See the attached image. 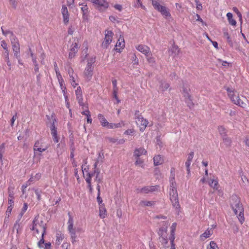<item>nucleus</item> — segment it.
<instances>
[{
	"mask_svg": "<svg viewBox=\"0 0 249 249\" xmlns=\"http://www.w3.org/2000/svg\"><path fill=\"white\" fill-rule=\"evenodd\" d=\"M175 177L174 169H172L170 177V199L172 203L173 206L175 208L176 210L178 212L180 209V205L178 202V194L177 190V185Z\"/></svg>",
	"mask_w": 249,
	"mask_h": 249,
	"instance_id": "nucleus-1",
	"label": "nucleus"
},
{
	"mask_svg": "<svg viewBox=\"0 0 249 249\" xmlns=\"http://www.w3.org/2000/svg\"><path fill=\"white\" fill-rule=\"evenodd\" d=\"M31 230L34 231L36 234L41 232L42 236H44L46 232V226L43 221L39 219V216L37 215L33 221Z\"/></svg>",
	"mask_w": 249,
	"mask_h": 249,
	"instance_id": "nucleus-2",
	"label": "nucleus"
},
{
	"mask_svg": "<svg viewBox=\"0 0 249 249\" xmlns=\"http://www.w3.org/2000/svg\"><path fill=\"white\" fill-rule=\"evenodd\" d=\"M48 148L47 145H44L40 141L36 142L34 145V158L40 161L42 152L46 151Z\"/></svg>",
	"mask_w": 249,
	"mask_h": 249,
	"instance_id": "nucleus-3",
	"label": "nucleus"
},
{
	"mask_svg": "<svg viewBox=\"0 0 249 249\" xmlns=\"http://www.w3.org/2000/svg\"><path fill=\"white\" fill-rule=\"evenodd\" d=\"M230 205L235 214L237 215L238 211L243 208L240 198L235 195H233L230 198Z\"/></svg>",
	"mask_w": 249,
	"mask_h": 249,
	"instance_id": "nucleus-4",
	"label": "nucleus"
},
{
	"mask_svg": "<svg viewBox=\"0 0 249 249\" xmlns=\"http://www.w3.org/2000/svg\"><path fill=\"white\" fill-rule=\"evenodd\" d=\"M68 230L70 234L71 241L74 244L76 241V231L73 229V219L70 212L68 213Z\"/></svg>",
	"mask_w": 249,
	"mask_h": 249,
	"instance_id": "nucleus-5",
	"label": "nucleus"
},
{
	"mask_svg": "<svg viewBox=\"0 0 249 249\" xmlns=\"http://www.w3.org/2000/svg\"><path fill=\"white\" fill-rule=\"evenodd\" d=\"M136 124L140 127V130L143 132L148 124V121L144 119L142 115L139 114V111L136 110L135 113Z\"/></svg>",
	"mask_w": 249,
	"mask_h": 249,
	"instance_id": "nucleus-6",
	"label": "nucleus"
},
{
	"mask_svg": "<svg viewBox=\"0 0 249 249\" xmlns=\"http://www.w3.org/2000/svg\"><path fill=\"white\" fill-rule=\"evenodd\" d=\"M10 39L14 56L16 58L18 59L20 57V47L19 42L16 36H14V38H10Z\"/></svg>",
	"mask_w": 249,
	"mask_h": 249,
	"instance_id": "nucleus-7",
	"label": "nucleus"
},
{
	"mask_svg": "<svg viewBox=\"0 0 249 249\" xmlns=\"http://www.w3.org/2000/svg\"><path fill=\"white\" fill-rule=\"evenodd\" d=\"M113 33L111 31L106 30L105 31V36L104 41L102 44L103 48H107L109 44L111 42Z\"/></svg>",
	"mask_w": 249,
	"mask_h": 249,
	"instance_id": "nucleus-8",
	"label": "nucleus"
},
{
	"mask_svg": "<svg viewBox=\"0 0 249 249\" xmlns=\"http://www.w3.org/2000/svg\"><path fill=\"white\" fill-rule=\"evenodd\" d=\"M79 46L77 40H74V42L72 43L70 48V52L69 54V57L70 59H72L74 57L76 53L78 51Z\"/></svg>",
	"mask_w": 249,
	"mask_h": 249,
	"instance_id": "nucleus-9",
	"label": "nucleus"
},
{
	"mask_svg": "<svg viewBox=\"0 0 249 249\" xmlns=\"http://www.w3.org/2000/svg\"><path fill=\"white\" fill-rule=\"evenodd\" d=\"M154 8L160 12L161 14L165 17L171 16V14L168 9L164 6L161 5L158 2L156 4L153 5Z\"/></svg>",
	"mask_w": 249,
	"mask_h": 249,
	"instance_id": "nucleus-10",
	"label": "nucleus"
},
{
	"mask_svg": "<svg viewBox=\"0 0 249 249\" xmlns=\"http://www.w3.org/2000/svg\"><path fill=\"white\" fill-rule=\"evenodd\" d=\"M159 188V186L158 185L145 186L141 189H137V191L139 193L147 194L150 192H153L157 191Z\"/></svg>",
	"mask_w": 249,
	"mask_h": 249,
	"instance_id": "nucleus-11",
	"label": "nucleus"
},
{
	"mask_svg": "<svg viewBox=\"0 0 249 249\" xmlns=\"http://www.w3.org/2000/svg\"><path fill=\"white\" fill-rule=\"evenodd\" d=\"M61 13L63 16V22L64 24H67L69 21L70 14L67 6L65 5H62Z\"/></svg>",
	"mask_w": 249,
	"mask_h": 249,
	"instance_id": "nucleus-12",
	"label": "nucleus"
},
{
	"mask_svg": "<svg viewBox=\"0 0 249 249\" xmlns=\"http://www.w3.org/2000/svg\"><path fill=\"white\" fill-rule=\"evenodd\" d=\"M75 94L76 96V99L78 101V103L80 106L82 107V108H84V107L85 106V104L83 103V99L82 97V92L80 87H78L76 90H75Z\"/></svg>",
	"mask_w": 249,
	"mask_h": 249,
	"instance_id": "nucleus-13",
	"label": "nucleus"
},
{
	"mask_svg": "<svg viewBox=\"0 0 249 249\" xmlns=\"http://www.w3.org/2000/svg\"><path fill=\"white\" fill-rule=\"evenodd\" d=\"M136 49L145 56L151 53L150 49L146 45L140 44L136 46Z\"/></svg>",
	"mask_w": 249,
	"mask_h": 249,
	"instance_id": "nucleus-14",
	"label": "nucleus"
},
{
	"mask_svg": "<svg viewBox=\"0 0 249 249\" xmlns=\"http://www.w3.org/2000/svg\"><path fill=\"white\" fill-rule=\"evenodd\" d=\"M93 67H90L89 66H87L84 72V77L87 80L89 81L93 74Z\"/></svg>",
	"mask_w": 249,
	"mask_h": 249,
	"instance_id": "nucleus-15",
	"label": "nucleus"
},
{
	"mask_svg": "<svg viewBox=\"0 0 249 249\" xmlns=\"http://www.w3.org/2000/svg\"><path fill=\"white\" fill-rule=\"evenodd\" d=\"M162 225L163 227L160 228L159 231H158V234L160 237L166 236L167 235V228L169 225V223L167 221L163 222Z\"/></svg>",
	"mask_w": 249,
	"mask_h": 249,
	"instance_id": "nucleus-16",
	"label": "nucleus"
},
{
	"mask_svg": "<svg viewBox=\"0 0 249 249\" xmlns=\"http://www.w3.org/2000/svg\"><path fill=\"white\" fill-rule=\"evenodd\" d=\"M98 118L102 126L108 128L110 123L107 122L103 114H99Z\"/></svg>",
	"mask_w": 249,
	"mask_h": 249,
	"instance_id": "nucleus-17",
	"label": "nucleus"
},
{
	"mask_svg": "<svg viewBox=\"0 0 249 249\" xmlns=\"http://www.w3.org/2000/svg\"><path fill=\"white\" fill-rule=\"evenodd\" d=\"M146 153L147 151L144 148L140 147L139 148H136L134 152V156L136 158H139L142 155L146 154Z\"/></svg>",
	"mask_w": 249,
	"mask_h": 249,
	"instance_id": "nucleus-18",
	"label": "nucleus"
},
{
	"mask_svg": "<svg viewBox=\"0 0 249 249\" xmlns=\"http://www.w3.org/2000/svg\"><path fill=\"white\" fill-rule=\"evenodd\" d=\"M213 233V231L212 228H208L207 230L200 236V239L202 240H204L206 238L209 237Z\"/></svg>",
	"mask_w": 249,
	"mask_h": 249,
	"instance_id": "nucleus-19",
	"label": "nucleus"
},
{
	"mask_svg": "<svg viewBox=\"0 0 249 249\" xmlns=\"http://www.w3.org/2000/svg\"><path fill=\"white\" fill-rule=\"evenodd\" d=\"M85 107L86 108V109L85 110L81 112V113H82V114L86 116V117H87V122L91 124L92 120L91 118L90 112L89 111V110L88 109V107L86 106L85 105V106L84 107V108H85ZM83 109H84V108H83Z\"/></svg>",
	"mask_w": 249,
	"mask_h": 249,
	"instance_id": "nucleus-20",
	"label": "nucleus"
},
{
	"mask_svg": "<svg viewBox=\"0 0 249 249\" xmlns=\"http://www.w3.org/2000/svg\"><path fill=\"white\" fill-rule=\"evenodd\" d=\"M235 98L236 99L233 100L232 103L233 104L243 108H245L246 107V104L240 99L238 94L235 97Z\"/></svg>",
	"mask_w": 249,
	"mask_h": 249,
	"instance_id": "nucleus-21",
	"label": "nucleus"
},
{
	"mask_svg": "<svg viewBox=\"0 0 249 249\" xmlns=\"http://www.w3.org/2000/svg\"><path fill=\"white\" fill-rule=\"evenodd\" d=\"M209 185L214 190L218 188V180L217 178H211L209 181Z\"/></svg>",
	"mask_w": 249,
	"mask_h": 249,
	"instance_id": "nucleus-22",
	"label": "nucleus"
},
{
	"mask_svg": "<svg viewBox=\"0 0 249 249\" xmlns=\"http://www.w3.org/2000/svg\"><path fill=\"white\" fill-rule=\"evenodd\" d=\"M153 161L154 165L158 166L162 164L163 159L160 155H158L154 157Z\"/></svg>",
	"mask_w": 249,
	"mask_h": 249,
	"instance_id": "nucleus-23",
	"label": "nucleus"
},
{
	"mask_svg": "<svg viewBox=\"0 0 249 249\" xmlns=\"http://www.w3.org/2000/svg\"><path fill=\"white\" fill-rule=\"evenodd\" d=\"M223 36H224V37L226 39L227 41L228 42V44L230 45V46L233 47V41L231 37L229 35V34L227 31H224Z\"/></svg>",
	"mask_w": 249,
	"mask_h": 249,
	"instance_id": "nucleus-24",
	"label": "nucleus"
},
{
	"mask_svg": "<svg viewBox=\"0 0 249 249\" xmlns=\"http://www.w3.org/2000/svg\"><path fill=\"white\" fill-rule=\"evenodd\" d=\"M125 123L123 121H121L120 123L115 124V123H110L108 128L109 129H114L116 128L122 127L124 126Z\"/></svg>",
	"mask_w": 249,
	"mask_h": 249,
	"instance_id": "nucleus-25",
	"label": "nucleus"
},
{
	"mask_svg": "<svg viewBox=\"0 0 249 249\" xmlns=\"http://www.w3.org/2000/svg\"><path fill=\"white\" fill-rule=\"evenodd\" d=\"M170 87L169 84L164 80L160 81V89L162 91L167 90Z\"/></svg>",
	"mask_w": 249,
	"mask_h": 249,
	"instance_id": "nucleus-26",
	"label": "nucleus"
},
{
	"mask_svg": "<svg viewBox=\"0 0 249 249\" xmlns=\"http://www.w3.org/2000/svg\"><path fill=\"white\" fill-rule=\"evenodd\" d=\"M14 230H16L17 233L19 234L22 231V227L20 225V221L17 220L14 225Z\"/></svg>",
	"mask_w": 249,
	"mask_h": 249,
	"instance_id": "nucleus-27",
	"label": "nucleus"
},
{
	"mask_svg": "<svg viewBox=\"0 0 249 249\" xmlns=\"http://www.w3.org/2000/svg\"><path fill=\"white\" fill-rule=\"evenodd\" d=\"M226 90L228 92V97L230 98V99H231V101L232 102H233V100H234V97H235L236 96H237V95H235V91L234 90H232L230 88H226Z\"/></svg>",
	"mask_w": 249,
	"mask_h": 249,
	"instance_id": "nucleus-28",
	"label": "nucleus"
},
{
	"mask_svg": "<svg viewBox=\"0 0 249 249\" xmlns=\"http://www.w3.org/2000/svg\"><path fill=\"white\" fill-rule=\"evenodd\" d=\"M227 17L228 20V21L229 23L232 25V26H235L236 24V21L235 20H234L233 18V15L231 13H228L227 14Z\"/></svg>",
	"mask_w": 249,
	"mask_h": 249,
	"instance_id": "nucleus-29",
	"label": "nucleus"
},
{
	"mask_svg": "<svg viewBox=\"0 0 249 249\" xmlns=\"http://www.w3.org/2000/svg\"><path fill=\"white\" fill-rule=\"evenodd\" d=\"M56 243L58 245H60L64 238V235L61 232L59 231L56 233Z\"/></svg>",
	"mask_w": 249,
	"mask_h": 249,
	"instance_id": "nucleus-30",
	"label": "nucleus"
},
{
	"mask_svg": "<svg viewBox=\"0 0 249 249\" xmlns=\"http://www.w3.org/2000/svg\"><path fill=\"white\" fill-rule=\"evenodd\" d=\"M146 59L148 62L151 65V66H154L156 64L155 59V58L152 56V54L150 53V54H147V55H146Z\"/></svg>",
	"mask_w": 249,
	"mask_h": 249,
	"instance_id": "nucleus-31",
	"label": "nucleus"
},
{
	"mask_svg": "<svg viewBox=\"0 0 249 249\" xmlns=\"http://www.w3.org/2000/svg\"><path fill=\"white\" fill-rule=\"evenodd\" d=\"M41 177V174L39 173H36L34 176H31L28 180V182H33L38 180Z\"/></svg>",
	"mask_w": 249,
	"mask_h": 249,
	"instance_id": "nucleus-32",
	"label": "nucleus"
},
{
	"mask_svg": "<svg viewBox=\"0 0 249 249\" xmlns=\"http://www.w3.org/2000/svg\"><path fill=\"white\" fill-rule=\"evenodd\" d=\"M222 138L223 142H224L225 145L228 147L230 146L231 145V142H232L231 139L230 138L227 137V135L225 136H224Z\"/></svg>",
	"mask_w": 249,
	"mask_h": 249,
	"instance_id": "nucleus-33",
	"label": "nucleus"
},
{
	"mask_svg": "<svg viewBox=\"0 0 249 249\" xmlns=\"http://www.w3.org/2000/svg\"><path fill=\"white\" fill-rule=\"evenodd\" d=\"M243 212L244 208H242V210H239V211H238V213H239V214L237 217L241 224H242L245 220Z\"/></svg>",
	"mask_w": 249,
	"mask_h": 249,
	"instance_id": "nucleus-34",
	"label": "nucleus"
},
{
	"mask_svg": "<svg viewBox=\"0 0 249 249\" xmlns=\"http://www.w3.org/2000/svg\"><path fill=\"white\" fill-rule=\"evenodd\" d=\"M85 180H86L87 183L88 184V187L89 189V192L90 193H92V191H93V188H92V187L91 186V181H90V175L89 174H88V177L85 178Z\"/></svg>",
	"mask_w": 249,
	"mask_h": 249,
	"instance_id": "nucleus-35",
	"label": "nucleus"
},
{
	"mask_svg": "<svg viewBox=\"0 0 249 249\" xmlns=\"http://www.w3.org/2000/svg\"><path fill=\"white\" fill-rule=\"evenodd\" d=\"M154 204V202L152 201L142 200L140 202V205L142 206H151Z\"/></svg>",
	"mask_w": 249,
	"mask_h": 249,
	"instance_id": "nucleus-36",
	"label": "nucleus"
},
{
	"mask_svg": "<svg viewBox=\"0 0 249 249\" xmlns=\"http://www.w3.org/2000/svg\"><path fill=\"white\" fill-rule=\"evenodd\" d=\"M178 47L176 45H173L171 48L169 50V53L171 54H178L179 53Z\"/></svg>",
	"mask_w": 249,
	"mask_h": 249,
	"instance_id": "nucleus-37",
	"label": "nucleus"
},
{
	"mask_svg": "<svg viewBox=\"0 0 249 249\" xmlns=\"http://www.w3.org/2000/svg\"><path fill=\"white\" fill-rule=\"evenodd\" d=\"M54 121H56L55 119H54V121H53V123L52 124V125L51 126V134H52V136L57 135V131L56 128L55 126Z\"/></svg>",
	"mask_w": 249,
	"mask_h": 249,
	"instance_id": "nucleus-38",
	"label": "nucleus"
},
{
	"mask_svg": "<svg viewBox=\"0 0 249 249\" xmlns=\"http://www.w3.org/2000/svg\"><path fill=\"white\" fill-rule=\"evenodd\" d=\"M218 130L219 133L220 134V135H221V136L222 137L227 135L226 130L225 128V127H223V126H219L218 127Z\"/></svg>",
	"mask_w": 249,
	"mask_h": 249,
	"instance_id": "nucleus-39",
	"label": "nucleus"
},
{
	"mask_svg": "<svg viewBox=\"0 0 249 249\" xmlns=\"http://www.w3.org/2000/svg\"><path fill=\"white\" fill-rule=\"evenodd\" d=\"M100 216L104 218L105 217L106 215V210L105 207L103 205H100Z\"/></svg>",
	"mask_w": 249,
	"mask_h": 249,
	"instance_id": "nucleus-40",
	"label": "nucleus"
},
{
	"mask_svg": "<svg viewBox=\"0 0 249 249\" xmlns=\"http://www.w3.org/2000/svg\"><path fill=\"white\" fill-rule=\"evenodd\" d=\"M207 249H219V248L214 241H212L210 242L209 245L207 246Z\"/></svg>",
	"mask_w": 249,
	"mask_h": 249,
	"instance_id": "nucleus-41",
	"label": "nucleus"
},
{
	"mask_svg": "<svg viewBox=\"0 0 249 249\" xmlns=\"http://www.w3.org/2000/svg\"><path fill=\"white\" fill-rule=\"evenodd\" d=\"M100 171L99 170H94V173H96V178L95 180L98 182V183H100L102 181V178L99 177Z\"/></svg>",
	"mask_w": 249,
	"mask_h": 249,
	"instance_id": "nucleus-42",
	"label": "nucleus"
},
{
	"mask_svg": "<svg viewBox=\"0 0 249 249\" xmlns=\"http://www.w3.org/2000/svg\"><path fill=\"white\" fill-rule=\"evenodd\" d=\"M116 47H120L121 48H123L124 47V41L123 38L120 37L116 45Z\"/></svg>",
	"mask_w": 249,
	"mask_h": 249,
	"instance_id": "nucleus-43",
	"label": "nucleus"
},
{
	"mask_svg": "<svg viewBox=\"0 0 249 249\" xmlns=\"http://www.w3.org/2000/svg\"><path fill=\"white\" fill-rule=\"evenodd\" d=\"M133 6L136 8L141 7L142 9L144 10L146 9L145 7L142 4L141 0H137V1L134 2Z\"/></svg>",
	"mask_w": 249,
	"mask_h": 249,
	"instance_id": "nucleus-44",
	"label": "nucleus"
},
{
	"mask_svg": "<svg viewBox=\"0 0 249 249\" xmlns=\"http://www.w3.org/2000/svg\"><path fill=\"white\" fill-rule=\"evenodd\" d=\"M79 5L82 6L81 7V10L83 13H88L89 12V8L88 7V6L87 4L85 3H81L79 4Z\"/></svg>",
	"mask_w": 249,
	"mask_h": 249,
	"instance_id": "nucleus-45",
	"label": "nucleus"
},
{
	"mask_svg": "<svg viewBox=\"0 0 249 249\" xmlns=\"http://www.w3.org/2000/svg\"><path fill=\"white\" fill-rule=\"evenodd\" d=\"M159 239L163 245L166 246L168 242L167 235L160 237Z\"/></svg>",
	"mask_w": 249,
	"mask_h": 249,
	"instance_id": "nucleus-46",
	"label": "nucleus"
},
{
	"mask_svg": "<svg viewBox=\"0 0 249 249\" xmlns=\"http://www.w3.org/2000/svg\"><path fill=\"white\" fill-rule=\"evenodd\" d=\"M185 101L186 103L187 104V106L189 108H192L194 107V104L193 103L192 97L188 98H186V99H185Z\"/></svg>",
	"mask_w": 249,
	"mask_h": 249,
	"instance_id": "nucleus-47",
	"label": "nucleus"
},
{
	"mask_svg": "<svg viewBox=\"0 0 249 249\" xmlns=\"http://www.w3.org/2000/svg\"><path fill=\"white\" fill-rule=\"evenodd\" d=\"M1 31H2V34L4 35V36H7L8 35V34H10L11 36H12V38H14V35L13 33L12 32L10 31V30H6V31H4L3 29V27H1Z\"/></svg>",
	"mask_w": 249,
	"mask_h": 249,
	"instance_id": "nucleus-48",
	"label": "nucleus"
},
{
	"mask_svg": "<svg viewBox=\"0 0 249 249\" xmlns=\"http://www.w3.org/2000/svg\"><path fill=\"white\" fill-rule=\"evenodd\" d=\"M131 60L133 65H138L139 64V59L137 57L136 54L135 53L133 54L131 57Z\"/></svg>",
	"mask_w": 249,
	"mask_h": 249,
	"instance_id": "nucleus-49",
	"label": "nucleus"
},
{
	"mask_svg": "<svg viewBox=\"0 0 249 249\" xmlns=\"http://www.w3.org/2000/svg\"><path fill=\"white\" fill-rule=\"evenodd\" d=\"M95 57H91L89 59H88V64H87V66L89 65V66L93 67L92 65L95 63Z\"/></svg>",
	"mask_w": 249,
	"mask_h": 249,
	"instance_id": "nucleus-50",
	"label": "nucleus"
},
{
	"mask_svg": "<svg viewBox=\"0 0 249 249\" xmlns=\"http://www.w3.org/2000/svg\"><path fill=\"white\" fill-rule=\"evenodd\" d=\"M191 163V161H188V160H187L186 161V162H185V166H186V168H187L188 176H190V166Z\"/></svg>",
	"mask_w": 249,
	"mask_h": 249,
	"instance_id": "nucleus-51",
	"label": "nucleus"
},
{
	"mask_svg": "<svg viewBox=\"0 0 249 249\" xmlns=\"http://www.w3.org/2000/svg\"><path fill=\"white\" fill-rule=\"evenodd\" d=\"M70 78L71 86L75 88L78 85V84L76 82L75 77L74 76H71V77Z\"/></svg>",
	"mask_w": 249,
	"mask_h": 249,
	"instance_id": "nucleus-52",
	"label": "nucleus"
},
{
	"mask_svg": "<svg viewBox=\"0 0 249 249\" xmlns=\"http://www.w3.org/2000/svg\"><path fill=\"white\" fill-rule=\"evenodd\" d=\"M56 75L57 78V80L59 83H63L64 82L63 78L59 72H56Z\"/></svg>",
	"mask_w": 249,
	"mask_h": 249,
	"instance_id": "nucleus-53",
	"label": "nucleus"
},
{
	"mask_svg": "<svg viewBox=\"0 0 249 249\" xmlns=\"http://www.w3.org/2000/svg\"><path fill=\"white\" fill-rule=\"evenodd\" d=\"M89 168L86 166V165H82V170L83 174L84 176L85 177L86 176V175L87 174V172L88 171Z\"/></svg>",
	"mask_w": 249,
	"mask_h": 249,
	"instance_id": "nucleus-54",
	"label": "nucleus"
},
{
	"mask_svg": "<svg viewBox=\"0 0 249 249\" xmlns=\"http://www.w3.org/2000/svg\"><path fill=\"white\" fill-rule=\"evenodd\" d=\"M1 46L3 48V49L4 50L5 52H8V49L7 47V45L6 42L4 40H2L1 41Z\"/></svg>",
	"mask_w": 249,
	"mask_h": 249,
	"instance_id": "nucleus-55",
	"label": "nucleus"
},
{
	"mask_svg": "<svg viewBox=\"0 0 249 249\" xmlns=\"http://www.w3.org/2000/svg\"><path fill=\"white\" fill-rule=\"evenodd\" d=\"M143 162V161L142 160H141L139 158H137V160L135 162V164L136 165H139V166H141V167H142Z\"/></svg>",
	"mask_w": 249,
	"mask_h": 249,
	"instance_id": "nucleus-56",
	"label": "nucleus"
},
{
	"mask_svg": "<svg viewBox=\"0 0 249 249\" xmlns=\"http://www.w3.org/2000/svg\"><path fill=\"white\" fill-rule=\"evenodd\" d=\"M59 84L60 87L61 88V89L62 90L63 93L65 94V92H67L66 91L67 89H66V87L65 86L64 82H63V83H59Z\"/></svg>",
	"mask_w": 249,
	"mask_h": 249,
	"instance_id": "nucleus-57",
	"label": "nucleus"
},
{
	"mask_svg": "<svg viewBox=\"0 0 249 249\" xmlns=\"http://www.w3.org/2000/svg\"><path fill=\"white\" fill-rule=\"evenodd\" d=\"M175 238V232H173V233L171 232L169 239L170 240L171 244L174 243Z\"/></svg>",
	"mask_w": 249,
	"mask_h": 249,
	"instance_id": "nucleus-58",
	"label": "nucleus"
},
{
	"mask_svg": "<svg viewBox=\"0 0 249 249\" xmlns=\"http://www.w3.org/2000/svg\"><path fill=\"white\" fill-rule=\"evenodd\" d=\"M218 62H219V63H220V64H221L222 66H224V67H228V66H229V62H227V61H224V60H221V59H219L218 60Z\"/></svg>",
	"mask_w": 249,
	"mask_h": 249,
	"instance_id": "nucleus-59",
	"label": "nucleus"
},
{
	"mask_svg": "<svg viewBox=\"0 0 249 249\" xmlns=\"http://www.w3.org/2000/svg\"><path fill=\"white\" fill-rule=\"evenodd\" d=\"M13 190V189L11 187L8 188L9 197L11 199L14 198V193Z\"/></svg>",
	"mask_w": 249,
	"mask_h": 249,
	"instance_id": "nucleus-60",
	"label": "nucleus"
},
{
	"mask_svg": "<svg viewBox=\"0 0 249 249\" xmlns=\"http://www.w3.org/2000/svg\"><path fill=\"white\" fill-rule=\"evenodd\" d=\"M35 194L37 196V199L38 200H40L41 199V194L40 192L38 191L37 189H34Z\"/></svg>",
	"mask_w": 249,
	"mask_h": 249,
	"instance_id": "nucleus-61",
	"label": "nucleus"
},
{
	"mask_svg": "<svg viewBox=\"0 0 249 249\" xmlns=\"http://www.w3.org/2000/svg\"><path fill=\"white\" fill-rule=\"evenodd\" d=\"M194 152H191L188 156V157H187V160L188 161H192V160L193 159V157H194Z\"/></svg>",
	"mask_w": 249,
	"mask_h": 249,
	"instance_id": "nucleus-62",
	"label": "nucleus"
},
{
	"mask_svg": "<svg viewBox=\"0 0 249 249\" xmlns=\"http://www.w3.org/2000/svg\"><path fill=\"white\" fill-rule=\"evenodd\" d=\"M13 207L8 206L7 210L6 211V215L8 217L11 214Z\"/></svg>",
	"mask_w": 249,
	"mask_h": 249,
	"instance_id": "nucleus-63",
	"label": "nucleus"
},
{
	"mask_svg": "<svg viewBox=\"0 0 249 249\" xmlns=\"http://www.w3.org/2000/svg\"><path fill=\"white\" fill-rule=\"evenodd\" d=\"M134 132V129H127L124 132V134L125 135H131Z\"/></svg>",
	"mask_w": 249,
	"mask_h": 249,
	"instance_id": "nucleus-64",
	"label": "nucleus"
}]
</instances>
